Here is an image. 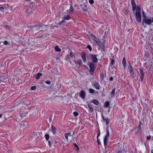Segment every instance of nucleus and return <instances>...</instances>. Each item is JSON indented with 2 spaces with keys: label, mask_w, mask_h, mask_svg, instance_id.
<instances>
[{
  "label": "nucleus",
  "mask_w": 153,
  "mask_h": 153,
  "mask_svg": "<svg viewBox=\"0 0 153 153\" xmlns=\"http://www.w3.org/2000/svg\"><path fill=\"white\" fill-rule=\"evenodd\" d=\"M108 138H107L106 137H104V145L105 147L106 146V145H107V139Z\"/></svg>",
  "instance_id": "nucleus-25"
},
{
  "label": "nucleus",
  "mask_w": 153,
  "mask_h": 153,
  "mask_svg": "<svg viewBox=\"0 0 153 153\" xmlns=\"http://www.w3.org/2000/svg\"><path fill=\"white\" fill-rule=\"evenodd\" d=\"M110 119L108 118H105L104 120V121L106 122V124L108 125L109 124Z\"/></svg>",
  "instance_id": "nucleus-32"
},
{
  "label": "nucleus",
  "mask_w": 153,
  "mask_h": 153,
  "mask_svg": "<svg viewBox=\"0 0 153 153\" xmlns=\"http://www.w3.org/2000/svg\"><path fill=\"white\" fill-rule=\"evenodd\" d=\"M97 142L98 144L99 145H100L101 144V142L100 141L99 138H97Z\"/></svg>",
  "instance_id": "nucleus-43"
},
{
  "label": "nucleus",
  "mask_w": 153,
  "mask_h": 153,
  "mask_svg": "<svg viewBox=\"0 0 153 153\" xmlns=\"http://www.w3.org/2000/svg\"><path fill=\"white\" fill-rule=\"evenodd\" d=\"M3 43H4V45H7L8 44V42L7 41H4L3 42Z\"/></svg>",
  "instance_id": "nucleus-47"
},
{
  "label": "nucleus",
  "mask_w": 153,
  "mask_h": 153,
  "mask_svg": "<svg viewBox=\"0 0 153 153\" xmlns=\"http://www.w3.org/2000/svg\"><path fill=\"white\" fill-rule=\"evenodd\" d=\"M48 143L49 145V146L50 147H51V141L50 140H48Z\"/></svg>",
  "instance_id": "nucleus-48"
},
{
  "label": "nucleus",
  "mask_w": 153,
  "mask_h": 153,
  "mask_svg": "<svg viewBox=\"0 0 153 153\" xmlns=\"http://www.w3.org/2000/svg\"><path fill=\"white\" fill-rule=\"evenodd\" d=\"M91 38L92 40H93V41H94L95 42H96V41L98 40V39L96 38L93 35L91 34Z\"/></svg>",
  "instance_id": "nucleus-19"
},
{
  "label": "nucleus",
  "mask_w": 153,
  "mask_h": 153,
  "mask_svg": "<svg viewBox=\"0 0 153 153\" xmlns=\"http://www.w3.org/2000/svg\"><path fill=\"white\" fill-rule=\"evenodd\" d=\"M141 81L142 82L143 81L144 76V73L143 71V68H141L139 69Z\"/></svg>",
  "instance_id": "nucleus-7"
},
{
  "label": "nucleus",
  "mask_w": 153,
  "mask_h": 153,
  "mask_svg": "<svg viewBox=\"0 0 153 153\" xmlns=\"http://www.w3.org/2000/svg\"><path fill=\"white\" fill-rule=\"evenodd\" d=\"M89 73L91 75L94 74V72L95 70V65L94 62H91L89 64Z\"/></svg>",
  "instance_id": "nucleus-3"
},
{
  "label": "nucleus",
  "mask_w": 153,
  "mask_h": 153,
  "mask_svg": "<svg viewBox=\"0 0 153 153\" xmlns=\"http://www.w3.org/2000/svg\"><path fill=\"white\" fill-rule=\"evenodd\" d=\"M115 88H114V89H113L112 90L111 92V97H113L114 96V94H115Z\"/></svg>",
  "instance_id": "nucleus-27"
},
{
  "label": "nucleus",
  "mask_w": 153,
  "mask_h": 153,
  "mask_svg": "<svg viewBox=\"0 0 153 153\" xmlns=\"http://www.w3.org/2000/svg\"><path fill=\"white\" fill-rule=\"evenodd\" d=\"M131 4L132 7V10L134 11L136 9V4L134 0H131Z\"/></svg>",
  "instance_id": "nucleus-9"
},
{
  "label": "nucleus",
  "mask_w": 153,
  "mask_h": 153,
  "mask_svg": "<svg viewBox=\"0 0 153 153\" xmlns=\"http://www.w3.org/2000/svg\"><path fill=\"white\" fill-rule=\"evenodd\" d=\"M122 64L124 68H125L126 67V61L125 58L124 57L122 60Z\"/></svg>",
  "instance_id": "nucleus-16"
},
{
  "label": "nucleus",
  "mask_w": 153,
  "mask_h": 153,
  "mask_svg": "<svg viewBox=\"0 0 153 153\" xmlns=\"http://www.w3.org/2000/svg\"><path fill=\"white\" fill-rule=\"evenodd\" d=\"M45 83L48 84H51V82L49 80H47L45 82Z\"/></svg>",
  "instance_id": "nucleus-41"
},
{
  "label": "nucleus",
  "mask_w": 153,
  "mask_h": 153,
  "mask_svg": "<svg viewBox=\"0 0 153 153\" xmlns=\"http://www.w3.org/2000/svg\"><path fill=\"white\" fill-rule=\"evenodd\" d=\"M4 8L2 7H0V10H4Z\"/></svg>",
  "instance_id": "nucleus-52"
},
{
  "label": "nucleus",
  "mask_w": 153,
  "mask_h": 153,
  "mask_svg": "<svg viewBox=\"0 0 153 153\" xmlns=\"http://www.w3.org/2000/svg\"><path fill=\"white\" fill-rule=\"evenodd\" d=\"M89 92L91 94H93L94 92V90L92 88H89Z\"/></svg>",
  "instance_id": "nucleus-34"
},
{
  "label": "nucleus",
  "mask_w": 153,
  "mask_h": 153,
  "mask_svg": "<svg viewBox=\"0 0 153 153\" xmlns=\"http://www.w3.org/2000/svg\"><path fill=\"white\" fill-rule=\"evenodd\" d=\"M88 105L89 110L90 111V112H92L94 111V109L92 105L90 104H88Z\"/></svg>",
  "instance_id": "nucleus-21"
},
{
  "label": "nucleus",
  "mask_w": 153,
  "mask_h": 153,
  "mask_svg": "<svg viewBox=\"0 0 153 153\" xmlns=\"http://www.w3.org/2000/svg\"><path fill=\"white\" fill-rule=\"evenodd\" d=\"M106 134L104 137H106L107 138H108L109 136V130L108 129V128H107L106 129Z\"/></svg>",
  "instance_id": "nucleus-26"
},
{
  "label": "nucleus",
  "mask_w": 153,
  "mask_h": 153,
  "mask_svg": "<svg viewBox=\"0 0 153 153\" xmlns=\"http://www.w3.org/2000/svg\"><path fill=\"white\" fill-rule=\"evenodd\" d=\"M110 64L111 66H112L115 64L114 59V57H113V58L112 59H110Z\"/></svg>",
  "instance_id": "nucleus-18"
},
{
  "label": "nucleus",
  "mask_w": 153,
  "mask_h": 153,
  "mask_svg": "<svg viewBox=\"0 0 153 153\" xmlns=\"http://www.w3.org/2000/svg\"><path fill=\"white\" fill-rule=\"evenodd\" d=\"M151 153H153V150H152L151 151Z\"/></svg>",
  "instance_id": "nucleus-57"
},
{
  "label": "nucleus",
  "mask_w": 153,
  "mask_h": 153,
  "mask_svg": "<svg viewBox=\"0 0 153 153\" xmlns=\"http://www.w3.org/2000/svg\"><path fill=\"white\" fill-rule=\"evenodd\" d=\"M80 96L82 98L84 99L85 97V91L82 90L80 92Z\"/></svg>",
  "instance_id": "nucleus-13"
},
{
  "label": "nucleus",
  "mask_w": 153,
  "mask_h": 153,
  "mask_svg": "<svg viewBox=\"0 0 153 153\" xmlns=\"http://www.w3.org/2000/svg\"><path fill=\"white\" fill-rule=\"evenodd\" d=\"M74 62L76 64L77 63L79 65H81L82 64V61L81 59H78L76 61H75Z\"/></svg>",
  "instance_id": "nucleus-22"
},
{
  "label": "nucleus",
  "mask_w": 153,
  "mask_h": 153,
  "mask_svg": "<svg viewBox=\"0 0 153 153\" xmlns=\"http://www.w3.org/2000/svg\"><path fill=\"white\" fill-rule=\"evenodd\" d=\"M55 50L56 51L58 52H60L61 51V49L59 48V47L57 46H56L55 47Z\"/></svg>",
  "instance_id": "nucleus-24"
},
{
  "label": "nucleus",
  "mask_w": 153,
  "mask_h": 153,
  "mask_svg": "<svg viewBox=\"0 0 153 153\" xmlns=\"http://www.w3.org/2000/svg\"><path fill=\"white\" fill-rule=\"evenodd\" d=\"M68 135L66 133L65 134V138L67 140H68Z\"/></svg>",
  "instance_id": "nucleus-42"
},
{
  "label": "nucleus",
  "mask_w": 153,
  "mask_h": 153,
  "mask_svg": "<svg viewBox=\"0 0 153 153\" xmlns=\"http://www.w3.org/2000/svg\"><path fill=\"white\" fill-rule=\"evenodd\" d=\"M42 75V73H39L35 75V77L36 79L38 80L40 79V77Z\"/></svg>",
  "instance_id": "nucleus-15"
},
{
  "label": "nucleus",
  "mask_w": 153,
  "mask_h": 153,
  "mask_svg": "<svg viewBox=\"0 0 153 153\" xmlns=\"http://www.w3.org/2000/svg\"><path fill=\"white\" fill-rule=\"evenodd\" d=\"M94 104L97 105L99 104V102L98 100L94 99L91 101Z\"/></svg>",
  "instance_id": "nucleus-23"
},
{
  "label": "nucleus",
  "mask_w": 153,
  "mask_h": 153,
  "mask_svg": "<svg viewBox=\"0 0 153 153\" xmlns=\"http://www.w3.org/2000/svg\"><path fill=\"white\" fill-rule=\"evenodd\" d=\"M2 114H0V118L1 117H2Z\"/></svg>",
  "instance_id": "nucleus-56"
},
{
  "label": "nucleus",
  "mask_w": 153,
  "mask_h": 153,
  "mask_svg": "<svg viewBox=\"0 0 153 153\" xmlns=\"http://www.w3.org/2000/svg\"><path fill=\"white\" fill-rule=\"evenodd\" d=\"M89 2L91 4H92L94 3V1L93 0H89Z\"/></svg>",
  "instance_id": "nucleus-45"
},
{
  "label": "nucleus",
  "mask_w": 153,
  "mask_h": 153,
  "mask_svg": "<svg viewBox=\"0 0 153 153\" xmlns=\"http://www.w3.org/2000/svg\"><path fill=\"white\" fill-rule=\"evenodd\" d=\"M105 75L103 71H101L100 73V76L101 77V80L102 81L104 79V76Z\"/></svg>",
  "instance_id": "nucleus-12"
},
{
  "label": "nucleus",
  "mask_w": 153,
  "mask_h": 153,
  "mask_svg": "<svg viewBox=\"0 0 153 153\" xmlns=\"http://www.w3.org/2000/svg\"><path fill=\"white\" fill-rule=\"evenodd\" d=\"M49 120H50V122H51L52 121L51 118H49Z\"/></svg>",
  "instance_id": "nucleus-54"
},
{
  "label": "nucleus",
  "mask_w": 153,
  "mask_h": 153,
  "mask_svg": "<svg viewBox=\"0 0 153 153\" xmlns=\"http://www.w3.org/2000/svg\"><path fill=\"white\" fill-rule=\"evenodd\" d=\"M66 134H67L68 136H72L70 132H69L68 133H67Z\"/></svg>",
  "instance_id": "nucleus-51"
},
{
  "label": "nucleus",
  "mask_w": 153,
  "mask_h": 153,
  "mask_svg": "<svg viewBox=\"0 0 153 153\" xmlns=\"http://www.w3.org/2000/svg\"><path fill=\"white\" fill-rule=\"evenodd\" d=\"M36 88V87L35 86H32L30 88V89L31 90H34Z\"/></svg>",
  "instance_id": "nucleus-39"
},
{
  "label": "nucleus",
  "mask_w": 153,
  "mask_h": 153,
  "mask_svg": "<svg viewBox=\"0 0 153 153\" xmlns=\"http://www.w3.org/2000/svg\"><path fill=\"white\" fill-rule=\"evenodd\" d=\"M95 42L100 48H101L102 46H103V44L101 42L99 39L96 40Z\"/></svg>",
  "instance_id": "nucleus-11"
},
{
  "label": "nucleus",
  "mask_w": 153,
  "mask_h": 153,
  "mask_svg": "<svg viewBox=\"0 0 153 153\" xmlns=\"http://www.w3.org/2000/svg\"><path fill=\"white\" fill-rule=\"evenodd\" d=\"M81 54L83 61L84 62H85L86 61V53L84 52H82L81 53Z\"/></svg>",
  "instance_id": "nucleus-8"
},
{
  "label": "nucleus",
  "mask_w": 153,
  "mask_h": 153,
  "mask_svg": "<svg viewBox=\"0 0 153 153\" xmlns=\"http://www.w3.org/2000/svg\"><path fill=\"white\" fill-rule=\"evenodd\" d=\"M74 10V9L73 7L71 5L70 6V8L69 10H67V12L68 13H73Z\"/></svg>",
  "instance_id": "nucleus-14"
},
{
  "label": "nucleus",
  "mask_w": 153,
  "mask_h": 153,
  "mask_svg": "<svg viewBox=\"0 0 153 153\" xmlns=\"http://www.w3.org/2000/svg\"><path fill=\"white\" fill-rule=\"evenodd\" d=\"M140 128H141V125H140V124L138 125V127L137 128V129L138 131L140 132Z\"/></svg>",
  "instance_id": "nucleus-36"
},
{
  "label": "nucleus",
  "mask_w": 153,
  "mask_h": 153,
  "mask_svg": "<svg viewBox=\"0 0 153 153\" xmlns=\"http://www.w3.org/2000/svg\"><path fill=\"white\" fill-rule=\"evenodd\" d=\"M45 138L46 140L48 141L49 138V135L48 134H46L45 135Z\"/></svg>",
  "instance_id": "nucleus-35"
},
{
  "label": "nucleus",
  "mask_w": 153,
  "mask_h": 153,
  "mask_svg": "<svg viewBox=\"0 0 153 153\" xmlns=\"http://www.w3.org/2000/svg\"><path fill=\"white\" fill-rule=\"evenodd\" d=\"M74 55V53L72 51H71L69 54H67L66 55L65 59L66 60L70 61L71 58H73L75 57Z\"/></svg>",
  "instance_id": "nucleus-5"
},
{
  "label": "nucleus",
  "mask_w": 153,
  "mask_h": 153,
  "mask_svg": "<svg viewBox=\"0 0 153 153\" xmlns=\"http://www.w3.org/2000/svg\"><path fill=\"white\" fill-rule=\"evenodd\" d=\"M74 134V132H73V135Z\"/></svg>",
  "instance_id": "nucleus-58"
},
{
  "label": "nucleus",
  "mask_w": 153,
  "mask_h": 153,
  "mask_svg": "<svg viewBox=\"0 0 153 153\" xmlns=\"http://www.w3.org/2000/svg\"><path fill=\"white\" fill-rule=\"evenodd\" d=\"M142 22V24L144 26V22L148 25H150L152 22L153 23V17L152 18V19H151L149 17L144 15L143 16V19Z\"/></svg>",
  "instance_id": "nucleus-1"
},
{
  "label": "nucleus",
  "mask_w": 153,
  "mask_h": 153,
  "mask_svg": "<svg viewBox=\"0 0 153 153\" xmlns=\"http://www.w3.org/2000/svg\"><path fill=\"white\" fill-rule=\"evenodd\" d=\"M101 116H102V118L103 119V121H104V120L105 119V118L104 116H103V115L102 114Z\"/></svg>",
  "instance_id": "nucleus-46"
},
{
  "label": "nucleus",
  "mask_w": 153,
  "mask_h": 153,
  "mask_svg": "<svg viewBox=\"0 0 153 153\" xmlns=\"http://www.w3.org/2000/svg\"><path fill=\"white\" fill-rule=\"evenodd\" d=\"M82 10L83 11H86V10H85V9L84 8H83L82 9Z\"/></svg>",
  "instance_id": "nucleus-55"
},
{
  "label": "nucleus",
  "mask_w": 153,
  "mask_h": 153,
  "mask_svg": "<svg viewBox=\"0 0 153 153\" xmlns=\"http://www.w3.org/2000/svg\"><path fill=\"white\" fill-rule=\"evenodd\" d=\"M92 85H94L95 88L97 89H99L100 85L99 83L95 81L92 83Z\"/></svg>",
  "instance_id": "nucleus-10"
},
{
  "label": "nucleus",
  "mask_w": 153,
  "mask_h": 153,
  "mask_svg": "<svg viewBox=\"0 0 153 153\" xmlns=\"http://www.w3.org/2000/svg\"><path fill=\"white\" fill-rule=\"evenodd\" d=\"M135 17L138 22H141V12H135Z\"/></svg>",
  "instance_id": "nucleus-6"
},
{
  "label": "nucleus",
  "mask_w": 153,
  "mask_h": 153,
  "mask_svg": "<svg viewBox=\"0 0 153 153\" xmlns=\"http://www.w3.org/2000/svg\"><path fill=\"white\" fill-rule=\"evenodd\" d=\"M128 69L130 74V76L133 78H135L136 74L134 73L131 64L130 62H128Z\"/></svg>",
  "instance_id": "nucleus-2"
},
{
  "label": "nucleus",
  "mask_w": 153,
  "mask_h": 153,
  "mask_svg": "<svg viewBox=\"0 0 153 153\" xmlns=\"http://www.w3.org/2000/svg\"><path fill=\"white\" fill-rule=\"evenodd\" d=\"M87 48H88L89 51H91L92 50V48L91 47V46H90V45H87Z\"/></svg>",
  "instance_id": "nucleus-37"
},
{
  "label": "nucleus",
  "mask_w": 153,
  "mask_h": 153,
  "mask_svg": "<svg viewBox=\"0 0 153 153\" xmlns=\"http://www.w3.org/2000/svg\"><path fill=\"white\" fill-rule=\"evenodd\" d=\"M74 146L76 147V148H77V150H79V147H78V146H77V145L75 143H74Z\"/></svg>",
  "instance_id": "nucleus-40"
},
{
  "label": "nucleus",
  "mask_w": 153,
  "mask_h": 153,
  "mask_svg": "<svg viewBox=\"0 0 153 153\" xmlns=\"http://www.w3.org/2000/svg\"><path fill=\"white\" fill-rule=\"evenodd\" d=\"M51 128L53 133L55 134L56 133V128L52 125Z\"/></svg>",
  "instance_id": "nucleus-30"
},
{
  "label": "nucleus",
  "mask_w": 153,
  "mask_h": 153,
  "mask_svg": "<svg viewBox=\"0 0 153 153\" xmlns=\"http://www.w3.org/2000/svg\"><path fill=\"white\" fill-rule=\"evenodd\" d=\"M140 7L139 6H137L136 8V10L135 12H140Z\"/></svg>",
  "instance_id": "nucleus-28"
},
{
  "label": "nucleus",
  "mask_w": 153,
  "mask_h": 153,
  "mask_svg": "<svg viewBox=\"0 0 153 153\" xmlns=\"http://www.w3.org/2000/svg\"><path fill=\"white\" fill-rule=\"evenodd\" d=\"M109 80L110 81H112L113 80V78L111 76Z\"/></svg>",
  "instance_id": "nucleus-50"
},
{
  "label": "nucleus",
  "mask_w": 153,
  "mask_h": 153,
  "mask_svg": "<svg viewBox=\"0 0 153 153\" xmlns=\"http://www.w3.org/2000/svg\"><path fill=\"white\" fill-rule=\"evenodd\" d=\"M31 12L30 10L29 9H26L25 11V14L27 15H30Z\"/></svg>",
  "instance_id": "nucleus-17"
},
{
  "label": "nucleus",
  "mask_w": 153,
  "mask_h": 153,
  "mask_svg": "<svg viewBox=\"0 0 153 153\" xmlns=\"http://www.w3.org/2000/svg\"><path fill=\"white\" fill-rule=\"evenodd\" d=\"M43 26V25H38V26H37L36 27H36V29L37 30H39L40 29V27H42Z\"/></svg>",
  "instance_id": "nucleus-33"
},
{
  "label": "nucleus",
  "mask_w": 153,
  "mask_h": 153,
  "mask_svg": "<svg viewBox=\"0 0 153 153\" xmlns=\"http://www.w3.org/2000/svg\"><path fill=\"white\" fill-rule=\"evenodd\" d=\"M132 153H133V152H132Z\"/></svg>",
  "instance_id": "nucleus-59"
},
{
  "label": "nucleus",
  "mask_w": 153,
  "mask_h": 153,
  "mask_svg": "<svg viewBox=\"0 0 153 153\" xmlns=\"http://www.w3.org/2000/svg\"><path fill=\"white\" fill-rule=\"evenodd\" d=\"M151 135H149V136H147V139L148 140H150L151 139Z\"/></svg>",
  "instance_id": "nucleus-44"
},
{
  "label": "nucleus",
  "mask_w": 153,
  "mask_h": 153,
  "mask_svg": "<svg viewBox=\"0 0 153 153\" xmlns=\"http://www.w3.org/2000/svg\"><path fill=\"white\" fill-rule=\"evenodd\" d=\"M110 105V103L109 102L106 101L105 102L104 104L105 107L106 108L108 107Z\"/></svg>",
  "instance_id": "nucleus-31"
},
{
  "label": "nucleus",
  "mask_w": 153,
  "mask_h": 153,
  "mask_svg": "<svg viewBox=\"0 0 153 153\" xmlns=\"http://www.w3.org/2000/svg\"><path fill=\"white\" fill-rule=\"evenodd\" d=\"M37 25H34L31 26H28V28L29 29L28 30H33V28L35 27H36Z\"/></svg>",
  "instance_id": "nucleus-20"
},
{
  "label": "nucleus",
  "mask_w": 153,
  "mask_h": 153,
  "mask_svg": "<svg viewBox=\"0 0 153 153\" xmlns=\"http://www.w3.org/2000/svg\"><path fill=\"white\" fill-rule=\"evenodd\" d=\"M98 54H89V58H90L92 59L93 62L96 63L98 62V59L97 56Z\"/></svg>",
  "instance_id": "nucleus-4"
},
{
  "label": "nucleus",
  "mask_w": 153,
  "mask_h": 153,
  "mask_svg": "<svg viewBox=\"0 0 153 153\" xmlns=\"http://www.w3.org/2000/svg\"><path fill=\"white\" fill-rule=\"evenodd\" d=\"M100 131L99 133H98L97 136V138H99V137L100 136Z\"/></svg>",
  "instance_id": "nucleus-49"
},
{
  "label": "nucleus",
  "mask_w": 153,
  "mask_h": 153,
  "mask_svg": "<svg viewBox=\"0 0 153 153\" xmlns=\"http://www.w3.org/2000/svg\"><path fill=\"white\" fill-rule=\"evenodd\" d=\"M63 18L65 20H68L70 19V17L69 15H65L64 16Z\"/></svg>",
  "instance_id": "nucleus-29"
},
{
  "label": "nucleus",
  "mask_w": 153,
  "mask_h": 153,
  "mask_svg": "<svg viewBox=\"0 0 153 153\" xmlns=\"http://www.w3.org/2000/svg\"><path fill=\"white\" fill-rule=\"evenodd\" d=\"M64 21H64V20H63V19L62 20L61 22V24H62L64 22Z\"/></svg>",
  "instance_id": "nucleus-53"
},
{
  "label": "nucleus",
  "mask_w": 153,
  "mask_h": 153,
  "mask_svg": "<svg viewBox=\"0 0 153 153\" xmlns=\"http://www.w3.org/2000/svg\"><path fill=\"white\" fill-rule=\"evenodd\" d=\"M73 114H74V115L76 117V116H77L79 114H78V112H76V111H75V112H74V113H73Z\"/></svg>",
  "instance_id": "nucleus-38"
}]
</instances>
